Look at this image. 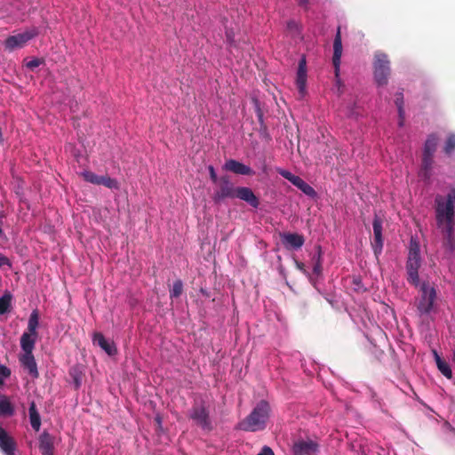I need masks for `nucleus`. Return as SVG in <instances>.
I'll return each mask as SVG.
<instances>
[{"label": "nucleus", "instance_id": "nucleus-1", "mask_svg": "<svg viewBox=\"0 0 455 455\" xmlns=\"http://www.w3.org/2000/svg\"><path fill=\"white\" fill-rule=\"evenodd\" d=\"M435 203L436 225L443 235L444 247L451 252L455 249L454 238V204L455 188H451L447 194L446 200L442 196H437Z\"/></svg>", "mask_w": 455, "mask_h": 455}, {"label": "nucleus", "instance_id": "nucleus-2", "mask_svg": "<svg viewBox=\"0 0 455 455\" xmlns=\"http://www.w3.org/2000/svg\"><path fill=\"white\" fill-rule=\"evenodd\" d=\"M270 405L267 401H259L251 413L239 423V429L247 432L264 430L270 417Z\"/></svg>", "mask_w": 455, "mask_h": 455}, {"label": "nucleus", "instance_id": "nucleus-3", "mask_svg": "<svg viewBox=\"0 0 455 455\" xmlns=\"http://www.w3.org/2000/svg\"><path fill=\"white\" fill-rule=\"evenodd\" d=\"M390 61L388 56L382 52L374 54L373 75L374 80L379 86L387 85L390 75Z\"/></svg>", "mask_w": 455, "mask_h": 455}, {"label": "nucleus", "instance_id": "nucleus-4", "mask_svg": "<svg viewBox=\"0 0 455 455\" xmlns=\"http://www.w3.org/2000/svg\"><path fill=\"white\" fill-rule=\"evenodd\" d=\"M189 419H191L196 425L200 427L205 431H212V425L210 419L209 410L205 406L204 403H195L190 411Z\"/></svg>", "mask_w": 455, "mask_h": 455}, {"label": "nucleus", "instance_id": "nucleus-5", "mask_svg": "<svg viewBox=\"0 0 455 455\" xmlns=\"http://www.w3.org/2000/svg\"><path fill=\"white\" fill-rule=\"evenodd\" d=\"M421 295L417 303V309L420 315L429 314L436 299V291L433 286L424 283L421 285Z\"/></svg>", "mask_w": 455, "mask_h": 455}, {"label": "nucleus", "instance_id": "nucleus-6", "mask_svg": "<svg viewBox=\"0 0 455 455\" xmlns=\"http://www.w3.org/2000/svg\"><path fill=\"white\" fill-rule=\"evenodd\" d=\"M216 184L218 185V188L212 195V200L215 204H220L226 198H235L236 188H235L230 180L229 176H221Z\"/></svg>", "mask_w": 455, "mask_h": 455}, {"label": "nucleus", "instance_id": "nucleus-7", "mask_svg": "<svg viewBox=\"0 0 455 455\" xmlns=\"http://www.w3.org/2000/svg\"><path fill=\"white\" fill-rule=\"evenodd\" d=\"M291 451L293 455H316L319 451V444L309 438H299L293 443Z\"/></svg>", "mask_w": 455, "mask_h": 455}, {"label": "nucleus", "instance_id": "nucleus-8", "mask_svg": "<svg viewBox=\"0 0 455 455\" xmlns=\"http://www.w3.org/2000/svg\"><path fill=\"white\" fill-rule=\"evenodd\" d=\"M283 246L288 251L300 249L305 243V238L298 233L283 232L279 234Z\"/></svg>", "mask_w": 455, "mask_h": 455}, {"label": "nucleus", "instance_id": "nucleus-9", "mask_svg": "<svg viewBox=\"0 0 455 455\" xmlns=\"http://www.w3.org/2000/svg\"><path fill=\"white\" fill-rule=\"evenodd\" d=\"M382 223V220L379 216L375 215L372 221L373 241L371 242V247L377 258L383 249Z\"/></svg>", "mask_w": 455, "mask_h": 455}, {"label": "nucleus", "instance_id": "nucleus-10", "mask_svg": "<svg viewBox=\"0 0 455 455\" xmlns=\"http://www.w3.org/2000/svg\"><path fill=\"white\" fill-rule=\"evenodd\" d=\"M35 36V33L24 32L8 36L4 41V47L9 51L23 47L30 39Z\"/></svg>", "mask_w": 455, "mask_h": 455}, {"label": "nucleus", "instance_id": "nucleus-11", "mask_svg": "<svg viewBox=\"0 0 455 455\" xmlns=\"http://www.w3.org/2000/svg\"><path fill=\"white\" fill-rule=\"evenodd\" d=\"M420 266V259L408 258L406 262L407 280L415 286L419 284V269Z\"/></svg>", "mask_w": 455, "mask_h": 455}, {"label": "nucleus", "instance_id": "nucleus-12", "mask_svg": "<svg viewBox=\"0 0 455 455\" xmlns=\"http://www.w3.org/2000/svg\"><path fill=\"white\" fill-rule=\"evenodd\" d=\"M16 448L15 440L0 426V450L4 455H15Z\"/></svg>", "mask_w": 455, "mask_h": 455}, {"label": "nucleus", "instance_id": "nucleus-13", "mask_svg": "<svg viewBox=\"0 0 455 455\" xmlns=\"http://www.w3.org/2000/svg\"><path fill=\"white\" fill-rule=\"evenodd\" d=\"M223 169L239 175L251 176L254 174V172L251 167L235 159L227 160L223 165Z\"/></svg>", "mask_w": 455, "mask_h": 455}, {"label": "nucleus", "instance_id": "nucleus-14", "mask_svg": "<svg viewBox=\"0 0 455 455\" xmlns=\"http://www.w3.org/2000/svg\"><path fill=\"white\" fill-rule=\"evenodd\" d=\"M296 84L299 94L304 96L306 93L307 84V62L305 57H302L299 61Z\"/></svg>", "mask_w": 455, "mask_h": 455}, {"label": "nucleus", "instance_id": "nucleus-15", "mask_svg": "<svg viewBox=\"0 0 455 455\" xmlns=\"http://www.w3.org/2000/svg\"><path fill=\"white\" fill-rule=\"evenodd\" d=\"M235 198H239L254 208H258L259 205L258 197L251 188L246 187H237L235 193Z\"/></svg>", "mask_w": 455, "mask_h": 455}, {"label": "nucleus", "instance_id": "nucleus-16", "mask_svg": "<svg viewBox=\"0 0 455 455\" xmlns=\"http://www.w3.org/2000/svg\"><path fill=\"white\" fill-rule=\"evenodd\" d=\"M342 55V42H341V35L339 28L337 31V34L333 42V56H332V64L335 68L336 76H339L340 59Z\"/></svg>", "mask_w": 455, "mask_h": 455}, {"label": "nucleus", "instance_id": "nucleus-17", "mask_svg": "<svg viewBox=\"0 0 455 455\" xmlns=\"http://www.w3.org/2000/svg\"><path fill=\"white\" fill-rule=\"evenodd\" d=\"M20 362L22 367L26 369L33 378H38L39 373L33 353H24L20 356Z\"/></svg>", "mask_w": 455, "mask_h": 455}, {"label": "nucleus", "instance_id": "nucleus-18", "mask_svg": "<svg viewBox=\"0 0 455 455\" xmlns=\"http://www.w3.org/2000/svg\"><path fill=\"white\" fill-rule=\"evenodd\" d=\"M434 165V156L425 155L422 156L421 167L419 172V176L425 181H429L432 176V170Z\"/></svg>", "mask_w": 455, "mask_h": 455}, {"label": "nucleus", "instance_id": "nucleus-19", "mask_svg": "<svg viewBox=\"0 0 455 455\" xmlns=\"http://www.w3.org/2000/svg\"><path fill=\"white\" fill-rule=\"evenodd\" d=\"M39 449L43 455H53V437L46 431L39 436Z\"/></svg>", "mask_w": 455, "mask_h": 455}, {"label": "nucleus", "instance_id": "nucleus-20", "mask_svg": "<svg viewBox=\"0 0 455 455\" xmlns=\"http://www.w3.org/2000/svg\"><path fill=\"white\" fill-rule=\"evenodd\" d=\"M93 342L100 347L108 355H114L117 350L113 342H109L100 332H96L93 335Z\"/></svg>", "mask_w": 455, "mask_h": 455}, {"label": "nucleus", "instance_id": "nucleus-21", "mask_svg": "<svg viewBox=\"0 0 455 455\" xmlns=\"http://www.w3.org/2000/svg\"><path fill=\"white\" fill-rule=\"evenodd\" d=\"M37 336L30 332H24L20 337V347L24 353H33Z\"/></svg>", "mask_w": 455, "mask_h": 455}, {"label": "nucleus", "instance_id": "nucleus-22", "mask_svg": "<svg viewBox=\"0 0 455 455\" xmlns=\"http://www.w3.org/2000/svg\"><path fill=\"white\" fill-rule=\"evenodd\" d=\"M29 419L32 428L38 431L41 427V417L37 411L35 402H31L28 408Z\"/></svg>", "mask_w": 455, "mask_h": 455}, {"label": "nucleus", "instance_id": "nucleus-23", "mask_svg": "<svg viewBox=\"0 0 455 455\" xmlns=\"http://www.w3.org/2000/svg\"><path fill=\"white\" fill-rule=\"evenodd\" d=\"M315 251H316L315 254H314L311 259L312 263H313V273L316 275H320L323 271L322 247L320 245H317L315 247Z\"/></svg>", "mask_w": 455, "mask_h": 455}, {"label": "nucleus", "instance_id": "nucleus-24", "mask_svg": "<svg viewBox=\"0 0 455 455\" xmlns=\"http://www.w3.org/2000/svg\"><path fill=\"white\" fill-rule=\"evenodd\" d=\"M295 187H297L299 189H300L305 195L314 197L316 196L315 190L307 184L303 179H301L299 176H297L296 179H294V182L292 183Z\"/></svg>", "mask_w": 455, "mask_h": 455}, {"label": "nucleus", "instance_id": "nucleus-25", "mask_svg": "<svg viewBox=\"0 0 455 455\" xmlns=\"http://www.w3.org/2000/svg\"><path fill=\"white\" fill-rule=\"evenodd\" d=\"M438 143V138L435 134L432 133L428 135L425 145L423 154L425 155H433L435 154Z\"/></svg>", "mask_w": 455, "mask_h": 455}, {"label": "nucleus", "instance_id": "nucleus-26", "mask_svg": "<svg viewBox=\"0 0 455 455\" xmlns=\"http://www.w3.org/2000/svg\"><path fill=\"white\" fill-rule=\"evenodd\" d=\"M14 413V408L5 395L0 396V415L12 416Z\"/></svg>", "mask_w": 455, "mask_h": 455}, {"label": "nucleus", "instance_id": "nucleus-27", "mask_svg": "<svg viewBox=\"0 0 455 455\" xmlns=\"http://www.w3.org/2000/svg\"><path fill=\"white\" fill-rule=\"evenodd\" d=\"M38 327V314L36 311H33L29 316L28 323V331L33 334V336H37L36 329Z\"/></svg>", "mask_w": 455, "mask_h": 455}, {"label": "nucleus", "instance_id": "nucleus-28", "mask_svg": "<svg viewBox=\"0 0 455 455\" xmlns=\"http://www.w3.org/2000/svg\"><path fill=\"white\" fill-rule=\"evenodd\" d=\"M81 176L89 183L100 185L101 176H99L91 171H84L81 172Z\"/></svg>", "mask_w": 455, "mask_h": 455}, {"label": "nucleus", "instance_id": "nucleus-29", "mask_svg": "<svg viewBox=\"0 0 455 455\" xmlns=\"http://www.w3.org/2000/svg\"><path fill=\"white\" fill-rule=\"evenodd\" d=\"M395 105L397 107L399 117H400V123L399 124H400V125H403V115H404V110H403V92H397L395 94Z\"/></svg>", "mask_w": 455, "mask_h": 455}, {"label": "nucleus", "instance_id": "nucleus-30", "mask_svg": "<svg viewBox=\"0 0 455 455\" xmlns=\"http://www.w3.org/2000/svg\"><path fill=\"white\" fill-rule=\"evenodd\" d=\"M12 296L4 294L0 298V315L7 313L11 307Z\"/></svg>", "mask_w": 455, "mask_h": 455}, {"label": "nucleus", "instance_id": "nucleus-31", "mask_svg": "<svg viewBox=\"0 0 455 455\" xmlns=\"http://www.w3.org/2000/svg\"><path fill=\"white\" fill-rule=\"evenodd\" d=\"M100 185L108 188H115L118 189V182L116 180L110 178L108 175L101 176Z\"/></svg>", "mask_w": 455, "mask_h": 455}, {"label": "nucleus", "instance_id": "nucleus-32", "mask_svg": "<svg viewBox=\"0 0 455 455\" xmlns=\"http://www.w3.org/2000/svg\"><path fill=\"white\" fill-rule=\"evenodd\" d=\"M183 291V283L181 280H176L173 283L172 288L170 291L171 298H178L181 295Z\"/></svg>", "mask_w": 455, "mask_h": 455}, {"label": "nucleus", "instance_id": "nucleus-33", "mask_svg": "<svg viewBox=\"0 0 455 455\" xmlns=\"http://www.w3.org/2000/svg\"><path fill=\"white\" fill-rule=\"evenodd\" d=\"M455 149V135L451 134L448 137L445 146H444V152L447 155L451 154V152Z\"/></svg>", "mask_w": 455, "mask_h": 455}, {"label": "nucleus", "instance_id": "nucleus-34", "mask_svg": "<svg viewBox=\"0 0 455 455\" xmlns=\"http://www.w3.org/2000/svg\"><path fill=\"white\" fill-rule=\"evenodd\" d=\"M408 258H417V259H420V256H419V245L417 243H411V247H410V251H409V255H408Z\"/></svg>", "mask_w": 455, "mask_h": 455}, {"label": "nucleus", "instance_id": "nucleus-35", "mask_svg": "<svg viewBox=\"0 0 455 455\" xmlns=\"http://www.w3.org/2000/svg\"><path fill=\"white\" fill-rule=\"evenodd\" d=\"M438 370L442 372L443 376H445L448 379H451L452 371L447 362L443 363V364L439 366Z\"/></svg>", "mask_w": 455, "mask_h": 455}, {"label": "nucleus", "instance_id": "nucleus-36", "mask_svg": "<svg viewBox=\"0 0 455 455\" xmlns=\"http://www.w3.org/2000/svg\"><path fill=\"white\" fill-rule=\"evenodd\" d=\"M277 172L282 176L283 177L284 179H286L287 180H289L291 184L294 182V179L297 178V175H294L293 173H291V172L289 171H286V170H283V169H279L277 171Z\"/></svg>", "mask_w": 455, "mask_h": 455}, {"label": "nucleus", "instance_id": "nucleus-37", "mask_svg": "<svg viewBox=\"0 0 455 455\" xmlns=\"http://www.w3.org/2000/svg\"><path fill=\"white\" fill-rule=\"evenodd\" d=\"M43 62H44L43 60L35 58V59L28 61L26 66L28 68H29L30 70L33 71L36 68L39 67Z\"/></svg>", "mask_w": 455, "mask_h": 455}, {"label": "nucleus", "instance_id": "nucleus-38", "mask_svg": "<svg viewBox=\"0 0 455 455\" xmlns=\"http://www.w3.org/2000/svg\"><path fill=\"white\" fill-rule=\"evenodd\" d=\"M208 170L212 181L216 184L219 181L220 178H218L214 167L212 165H210L208 166Z\"/></svg>", "mask_w": 455, "mask_h": 455}, {"label": "nucleus", "instance_id": "nucleus-39", "mask_svg": "<svg viewBox=\"0 0 455 455\" xmlns=\"http://www.w3.org/2000/svg\"><path fill=\"white\" fill-rule=\"evenodd\" d=\"M11 375V371L4 365L0 364V376L8 378Z\"/></svg>", "mask_w": 455, "mask_h": 455}, {"label": "nucleus", "instance_id": "nucleus-40", "mask_svg": "<svg viewBox=\"0 0 455 455\" xmlns=\"http://www.w3.org/2000/svg\"><path fill=\"white\" fill-rule=\"evenodd\" d=\"M258 455H275V453L270 447L264 446Z\"/></svg>", "mask_w": 455, "mask_h": 455}, {"label": "nucleus", "instance_id": "nucleus-41", "mask_svg": "<svg viewBox=\"0 0 455 455\" xmlns=\"http://www.w3.org/2000/svg\"><path fill=\"white\" fill-rule=\"evenodd\" d=\"M434 355H435V363H436L437 368L439 366H441L442 364H443V363L446 362V361H444L443 359L441 358V356L437 354L436 351H434Z\"/></svg>", "mask_w": 455, "mask_h": 455}, {"label": "nucleus", "instance_id": "nucleus-42", "mask_svg": "<svg viewBox=\"0 0 455 455\" xmlns=\"http://www.w3.org/2000/svg\"><path fill=\"white\" fill-rule=\"evenodd\" d=\"M434 355H435V363H436L437 368L439 366H441L442 364H443V363L446 362V361H444L443 359L441 358V356L437 354L436 351H434Z\"/></svg>", "mask_w": 455, "mask_h": 455}, {"label": "nucleus", "instance_id": "nucleus-43", "mask_svg": "<svg viewBox=\"0 0 455 455\" xmlns=\"http://www.w3.org/2000/svg\"><path fill=\"white\" fill-rule=\"evenodd\" d=\"M4 265H10V261L7 257L0 253V268Z\"/></svg>", "mask_w": 455, "mask_h": 455}, {"label": "nucleus", "instance_id": "nucleus-44", "mask_svg": "<svg viewBox=\"0 0 455 455\" xmlns=\"http://www.w3.org/2000/svg\"><path fill=\"white\" fill-rule=\"evenodd\" d=\"M295 264H296V267L298 269H299L300 271H302L305 274L307 273L306 268H305V264L303 262L295 260Z\"/></svg>", "mask_w": 455, "mask_h": 455}, {"label": "nucleus", "instance_id": "nucleus-45", "mask_svg": "<svg viewBox=\"0 0 455 455\" xmlns=\"http://www.w3.org/2000/svg\"><path fill=\"white\" fill-rule=\"evenodd\" d=\"M309 0H298V4L305 9H307Z\"/></svg>", "mask_w": 455, "mask_h": 455}, {"label": "nucleus", "instance_id": "nucleus-46", "mask_svg": "<svg viewBox=\"0 0 455 455\" xmlns=\"http://www.w3.org/2000/svg\"><path fill=\"white\" fill-rule=\"evenodd\" d=\"M74 382H75L76 388H79V387L81 385V381H80V379L78 376H76V375L74 376Z\"/></svg>", "mask_w": 455, "mask_h": 455}, {"label": "nucleus", "instance_id": "nucleus-47", "mask_svg": "<svg viewBox=\"0 0 455 455\" xmlns=\"http://www.w3.org/2000/svg\"><path fill=\"white\" fill-rule=\"evenodd\" d=\"M257 115H258L259 122L262 123L263 122V114H262L260 108L257 109Z\"/></svg>", "mask_w": 455, "mask_h": 455}, {"label": "nucleus", "instance_id": "nucleus-48", "mask_svg": "<svg viewBox=\"0 0 455 455\" xmlns=\"http://www.w3.org/2000/svg\"><path fill=\"white\" fill-rule=\"evenodd\" d=\"M4 217V214H1V215H0V227H2V225H3V220H2V219H3ZM2 234H3V230H2V228H0V235H1Z\"/></svg>", "mask_w": 455, "mask_h": 455}, {"label": "nucleus", "instance_id": "nucleus-49", "mask_svg": "<svg viewBox=\"0 0 455 455\" xmlns=\"http://www.w3.org/2000/svg\"><path fill=\"white\" fill-rule=\"evenodd\" d=\"M293 25H295V22L294 21H290L288 23V26L291 28V27H293Z\"/></svg>", "mask_w": 455, "mask_h": 455}, {"label": "nucleus", "instance_id": "nucleus-50", "mask_svg": "<svg viewBox=\"0 0 455 455\" xmlns=\"http://www.w3.org/2000/svg\"><path fill=\"white\" fill-rule=\"evenodd\" d=\"M3 378H4V377H1V376H0V385H3V384H4Z\"/></svg>", "mask_w": 455, "mask_h": 455}]
</instances>
